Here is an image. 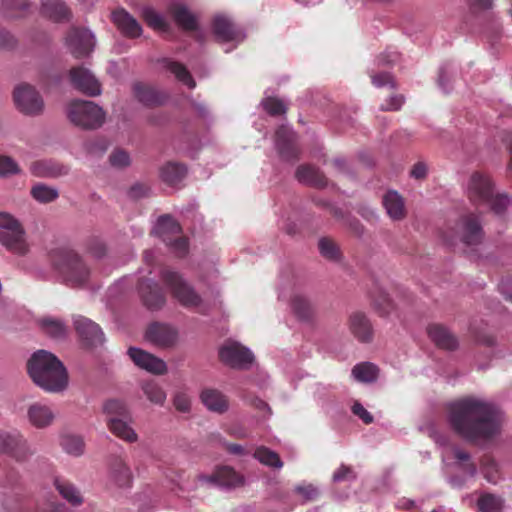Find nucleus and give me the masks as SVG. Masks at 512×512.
Listing matches in <instances>:
<instances>
[{"label": "nucleus", "mask_w": 512, "mask_h": 512, "mask_svg": "<svg viewBox=\"0 0 512 512\" xmlns=\"http://www.w3.org/2000/svg\"><path fill=\"white\" fill-rule=\"evenodd\" d=\"M66 44L76 58H82L93 51L95 36L88 29L72 28L66 37Z\"/></svg>", "instance_id": "12"}, {"label": "nucleus", "mask_w": 512, "mask_h": 512, "mask_svg": "<svg viewBox=\"0 0 512 512\" xmlns=\"http://www.w3.org/2000/svg\"><path fill=\"white\" fill-rule=\"evenodd\" d=\"M32 197L40 203H50L56 200L59 196L57 188L48 186L43 183L34 185L31 189Z\"/></svg>", "instance_id": "41"}, {"label": "nucleus", "mask_w": 512, "mask_h": 512, "mask_svg": "<svg viewBox=\"0 0 512 512\" xmlns=\"http://www.w3.org/2000/svg\"><path fill=\"white\" fill-rule=\"evenodd\" d=\"M455 234L467 246L479 244L484 233L478 216L474 214L463 216L456 225Z\"/></svg>", "instance_id": "13"}, {"label": "nucleus", "mask_w": 512, "mask_h": 512, "mask_svg": "<svg viewBox=\"0 0 512 512\" xmlns=\"http://www.w3.org/2000/svg\"><path fill=\"white\" fill-rule=\"evenodd\" d=\"M72 85L87 96L95 97L101 94V85L94 74L83 66L74 67L70 70Z\"/></svg>", "instance_id": "15"}, {"label": "nucleus", "mask_w": 512, "mask_h": 512, "mask_svg": "<svg viewBox=\"0 0 512 512\" xmlns=\"http://www.w3.org/2000/svg\"><path fill=\"white\" fill-rule=\"evenodd\" d=\"M152 234L176 257H184L189 251V239L183 236L180 224L169 214L161 215L157 219Z\"/></svg>", "instance_id": "4"}, {"label": "nucleus", "mask_w": 512, "mask_h": 512, "mask_svg": "<svg viewBox=\"0 0 512 512\" xmlns=\"http://www.w3.org/2000/svg\"><path fill=\"white\" fill-rule=\"evenodd\" d=\"M254 457L260 463L269 467L281 468L283 466L279 455L265 446L258 447L254 452Z\"/></svg>", "instance_id": "44"}, {"label": "nucleus", "mask_w": 512, "mask_h": 512, "mask_svg": "<svg viewBox=\"0 0 512 512\" xmlns=\"http://www.w3.org/2000/svg\"><path fill=\"white\" fill-rule=\"evenodd\" d=\"M160 275L176 301L183 307L189 308L192 305V288L189 282L178 271L171 268L162 269Z\"/></svg>", "instance_id": "9"}, {"label": "nucleus", "mask_w": 512, "mask_h": 512, "mask_svg": "<svg viewBox=\"0 0 512 512\" xmlns=\"http://www.w3.org/2000/svg\"><path fill=\"white\" fill-rule=\"evenodd\" d=\"M19 172L17 163L8 156H0V176L6 177Z\"/></svg>", "instance_id": "57"}, {"label": "nucleus", "mask_w": 512, "mask_h": 512, "mask_svg": "<svg viewBox=\"0 0 512 512\" xmlns=\"http://www.w3.org/2000/svg\"><path fill=\"white\" fill-rule=\"evenodd\" d=\"M104 413L109 418H130L126 404L117 399H111L105 402L103 407Z\"/></svg>", "instance_id": "49"}, {"label": "nucleus", "mask_w": 512, "mask_h": 512, "mask_svg": "<svg viewBox=\"0 0 512 512\" xmlns=\"http://www.w3.org/2000/svg\"><path fill=\"white\" fill-rule=\"evenodd\" d=\"M349 329L353 336L360 342H370L373 330L369 319L364 313L354 312L349 318Z\"/></svg>", "instance_id": "25"}, {"label": "nucleus", "mask_w": 512, "mask_h": 512, "mask_svg": "<svg viewBox=\"0 0 512 512\" xmlns=\"http://www.w3.org/2000/svg\"><path fill=\"white\" fill-rule=\"evenodd\" d=\"M200 400L209 411L217 414H224L229 409L228 397L215 388L203 389L200 393Z\"/></svg>", "instance_id": "24"}, {"label": "nucleus", "mask_w": 512, "mask_h": 512, "mask_svg": "<svg viewBox=\"0 0 512 512\" xmlns=\"http://www.w3.org/2000/svg\"><path fill=\"white\" fill-rule=\"evenodd\" d=\"M295 492L307 501H313L319 496L318 489L312 484L297 486Z\"/></svg>", "instance_id": "59"}, {"label": "nucleus", "mask_w": 512, "mask_h": 512, "mask_svg": "<svg viewBox=\"0 0 512 512\" xmlns=\"http://www.w3.org/2000/svg\"><path fill=\"white\" fill-rule=\"evenodd\" d=\"M130 418H109L107 424L110 431L118 438L133 443L138 439L137 433L129 425L128 420Z\"/></svg>", "instance_id": "32"}, {"label": "nucleus", "mask_w": 512, "mask_h": 512, "mask_svg": "<svg viewBox=\"0 0 512 512\" xmlns=\"http://www.w3.org/2000/svg\"><path fill=\"white\" fill-rule=\"evenodd\" d=\"M149 193V188L141 183H136L128 191V196L133 200H138L147 196Z\"/></svg>", "instance_id": "64"}, {"label": "nucleus", "mask_w": 512, "mask_h": 512, "mask_svg": "<svg viewBox=\"0 0 512 512\" xmlns=\"http://www.w3.org/2000/svg\"><path fill=\"white\" fill-rule=\"evenodd\" d=\"M387 214L393 220H402L406 216L404 200L396 191H388L382 200Z\"/></svg>", "instance_id": "30"}, {"label": "nucleus", "mask_w": 512, "mask_h": 512, "mask_svg": "<svg viewBox=\"0 0 512 512\" xmlns=\"http://www.w3.org/2000/svg\"><path fill=\"white\" fill-rule=\"evenodd\" d=\"M174 406L180 412H188L190 410L189 395L184 392H177L174 397Z\"/></svg>", "instance_id": "60"}, {"label": "nucleus", "mask_w": 512, "mask_h": 512, "mask_svg": "<svg viewBox=\"0 0 512 512\" xmlns=\"http://www.w3.org/2000/svg\"><path fill=\"white\" fill-rule=\"evenodd\" d=\"M41 14L54 22H63L70 18V11L62 0L43 1Z\"/></svg>", "instance_id": "28"}, {"label": "nucleus", "mask_w": 512, "mask_h": 512, "mask_svg": "<svg viewBox=\"0 0 512 512\" xmlns=\"http://www.w3.org/2000/svg\"><path fill=\"white\" fill-rule=\"evenodd\" d=\"M291 306L296 316L302 320H309L313 315V307L309 300L302 295H294Z\"/></svg>", "instance_id": "43"}, {"label": "nucleus", "mask_w": 512, "mask_h": 512, "mask_svg": "<svg viewBox=\"0 0 512 512\" xmlns=\"http://www.w3.org/2000/svg\"><path fill=\"white\" fill-rule=\"evenodd\" d=\"M212 29L219 42L241 41L244 38L242 30L225 15L214 17Z\"/></svg>", "instance_id": "20"}, {"label": "nucleus", "mask_w": 512, "mask_h": 512, "mask_svg": "<svg viewBox=\"0 0 512 512\" xmlns=\"http://www.w3.org/2000/svg\"><path fill=\"white\" fill-rule=\"evenodd\" d=\"M60 444L63 450L72 456H80L83 454L84 442L80 436L70 434L64 435L61 438Z\"/></svg>", "instance_id": "48"}, {"label": "nucleus", "mask_w": 512, "mask_h": 512, "mask_svg": "<svg viewBox=\"0 0 512 512\" xmlns=\"http://www.w3.org/2000/svg\"><path fill=\"white\" fill-rule=\"evenodd\" d=\"M74 328L81 341L88 347H98L105 342L101 327L91 319L76 315L73 317Z\"/></svg>", "instance_id": "11"}, {"label": "nucleus", "mask_w": 512, "mask_h": 512, "mask_svg": "<svg viewBox=\"0 0 512 512\" xmlns=\"http://www.w3.org/2000/svg\"><path fill=\"white\" fill-rule=\"evenodd\" d=\"M52 266L63 279L72 287L84 285L90 276L89 267L79 255L68 248H56L50 252Z\"/></svg>", "instance_id": "3"}, {"label": "nucleus", "mask_w": 512, "mask_h": 512, "mask_svg": "<svg viewBox=\"0 0 512 512\" xmlns=\"http://www.w3.org/2000/svg\"><path fill=\"white\" fill-rule=\"evenodd\" d=\"M379 374L378 367L370 362H362L355 365L352 369V376L359 382L372 383L377 380Z\"/></svg>", "instance_id": "39"}, {"label": "nucleus", "mask_w": 512, "mask_h": 512, "mask_svg": "<svg viewBox=\"0 0 512 512\" xmlns=\"http://www.w3.org/2000/svg\"><path fill=\"white\" fill-rule=\"evenodd\" d=\"M110 164L115 168H125L130 165V156L124 150H116L109 157Z\"/></svg>", "instance_id": "56"}, {"label": "nucleus", "mask_w": 512, "mask_h": 512, "mask_svg": "<svg viewBox=\"0 0 512 512\" xmlns=\"http://www.w3.org/2000/svg\"><path fill=\"white\" fill-rule=\"evenodd\" d=\"M54 484L60 495L73 506H79L83 498L76 487L69 481L62 478H56Z\"/></svg>", "instance_id": "37"}, {"label": "nucleus", "mask_w": 512, "mask_h": 512, "mask_svg": "<svg viewBox=\"0 0 512 512\" xmlns=\"http://www.w3.org/2000/svg\"><path fill=\"white\" fill-rule=\"evenodd\" d=\"M25 231L13 215L0 212V243L9 251L24 254L26 251Z\"/></svg>", "instance_id": "6"}, {"label": "nucleus", "mask_w": 512, "mask_h": 512, "mask_svg": "<svg viewBox=\"0 0 512 512\" xmlns=\"http://www.w3.org/2000/svg\"><path fill=\"white\" fill-rule=\"evenodd\" d=\"M454 457L458 461V466L463 472L471 477L476 475L477 467L475 463L471 461V456L468 452L457 448L454 450Z\"/></svg>", "instance_id": "52"}, {"label": "nucleus", "mask_w": 512, "mask_h": 512, "mask_svg": "<svg viewBox=\"0 0 512 512\" xmlns=\"http://www.w3.org/2000/svg\"><path fill=\"white\" fill-rule=\"evenodd\" d=\"M141 15L148 26L151 28L166 32L169 30V23L165 16L150 6L141 9Z\"/></svg>", "instance_id": "38"}, {"label": "nucleus", "mask_w": 512, "mask_h": 512, "mask_svg": "<svg viewBox=\"0 0 512 512\" xmlns=\"http://www.w3.org/2000/svg\"><path fill=\"white\" fill-rule=\"evenodd\" d=\"M371 80L373 85L376 87L390 85L392 88H394V79L389 73L382 72L371 75Z\"/></svg>", "instance_id": "61"}, {"label": "nucleus", "mask_w": 512, "mask_h": 512, "mask_svg": "<svg viewBox=\"0 0 512 512\" xmlns=\"http://www.w3.org/2000/svg\"><path fill=\"white\" fill-rule=\"evenodd\" d=\"M295 177L300 183L315 188H323L327 185L325 175L312 165H300L295 172Z\"/></svg>", "instance_id": "27"}, {"label": "nucleus", "mask_w": 512, "mask_h": 512, "mask_svg": "<svg viewBox=\"0 0 512 512\" xmlns=\"http://www.w3.org/2000/svg\"><path fill=\"white\" fill-rule=\"evenodd\" d=\"M452 429L470 442L490 440L500 434L503 413L493 403L475 397L459 399L448 406Z\"/></svg>", "instance_id": "1"}, {"label": "nucleus", "mask_w": 512, "mask_h": 512, "mask_svg": "<svg viewBox=\"0 0 512 512\" xmlns=\"http://www.w3.org/2000/svg\"><path fill=\"white\" fill-rule=\"evenodd\" d=\"M138 292L144 306L149 310L161 309L165 302V295L159 284L150 278L140 280L138 284Z\"/></svg>", "instance_id": "16"}, {"label": "nucleus", "mask_w": 512, "mask_h": 512, "mask_svg": "<svg viewBox=\"0 0 512 512\" xmlns=\"http://www.w3.org/2000/svg\"><path fill=\"white\" fill-rule=\"evenodd\" d=\"M128 355L136 366L155 375H163L167 372V364L164 360L136 347L128 349Z\"/></svg>", "instance_id": "17"}, {"label": "nucleus", "mask_w": 512, "mask_h": 512, "mask_svg": "<svg viewBox=\"0 0 512 512\" xmlns=\"http://www.w3.org/2000/svg\"><path fill=\"white\" fill-rule=\"evenodd\" d=\"M39 325L42 331L49 337L61 340L66 337L67 328L65 323L58 318L43 317L39 320Z\"/></svg>", "instance_id": "34"}, {"label": "nucleus", "mask_w": 512, "mask_h": 512, "mask_svg": "<svg viewBox=\"0 0 512 512\" xmlns=\"http://www.w3.org/2000/svg\"><path fill=\"white\" fill-rule=\"evenodd\" d=\"M146 338L156 346L168 348L177 343L178 331L169 324L156 322L148 327Z\"/></svg>", "instance_id": "19"}, {"label": "nucleus", "mask_w": 512, "mask_h": 512, "mask_svg": "<svg viewBox=\"0 0 512 512\" xmlns=\"http://www.w3.org/2000/svg\"><path fill=\"white\" fill-rule=\"evenodd\" d=\"M27 371L32 381L46 392H62L68 385L64 364L47 350L40 349L31 355L27 362Z\"/></svg>", "instance_id": "2"}, {"label": "nucleus", "mask_w": 512, "mask_h": 512, "mask_svg": "<svg viewBox=\"0 0 512 512\" xmlns=\"http://www.w3.org/2000/svg\"><path fill=\"white\" fill-rule=\"evenodd\" d=\"M264 110L271 116H280L286 113V105L276 97H267L262 101Z\"/></svg>", "instance_id": "54"}, {"label": "nucleus", "mask_w": 512, "mask_h": 512, "mask_svg": "<svg viewBox=\"0 0 512 512\" xmlns=\"http://www.w3.org/2000/svg\"><path fill=\"white\" fill-rule=\"evenodd\" d=\"M481 472L484 478L490 483H497L500 479L498 465L490 455H484L480 460Z\"/></svg>", "instance_id": "46"}, {"label": "nucleus", "mask_w": 512, "mask_h": 512, "mask_svg": "<svg viewBox=\"0 0 512 512\" xmlns=\"http://www.w3.org/2000/svg\"><path fill=\"white\" fill-rule=\"evenodd\" d=\"M133 90L137 100L145 106L162 105L166 100L163 93L141 83H136Z\"/></svg>", "instance_id": "29"}, {"label": "nucleus", "mask_w": 512, "mask_h": 512, "mask_svg": "<svg viewBox=\"0 0 512 512\" xmlns=\"http://www.w3.org/2000/svg\"><path fill=\"white\" fill-rule=\"evenodd\" d=\"M212 481L223 487H238L244 482L243 477L238 474L233 468L223 466L216 470L212 476Z\"/></svg>", "instance_id": "33"}, {"label": "nucleus", "mask_w": 512, "mask_h": 512, "mask_svg": "<svg viewBox=\"0 0 512 512\" xmlns=\"http://www.w3.org/2000/svg\"><path fill=\"white\" fill-rule=\"evenodd\" d=\"M187 168L177 162H168L160 170L161 179L169 184H178L186 175Z\"/></svg>", "instance_id": "36"}, {"label": "nucleus", "mask_w": 512, "mask_h": 512, "mask_svg": "<svg viewBox=\"0 0 512 512\" xmlns=\"http://www.w3.org/2000/svg\"><path fill=\"white\" fill-rule=\"evenodd\" d=\"M351 409L353 414L358 416L365 424L373 422V416L359 402H355Z\"/></svg>", "instance_id": "63"}, {"label": "nucleus", "mask_w": 512, "mask_h": 512, "mask_svg": "<svg viewBox=\"0 0 512 512\" xmlns=\"http://www.w3.org/2000/svg\"><path fill=\"white\" fill-rule=\"evenodd\" d=\"M112 20L125 37L137 38L142 34L139 22L124 9L115 10L112 13Z\"/></svg>", "instance_id": "23"}, {"label": "nucleus", "mask_w": 512, "mask_h": 512, "mask_svg": "<svg viewBox=\"0 0 512 512\" xmlns=\"http://www.w3.org/2000/svg\"><path fill=\"white\" fill-rule=\"evenodd\" d=\"M68 119L76 126L96 129L105 121L104 110L92 101L74 99L67 104Z\"/></svg>", "instance_id": "5"}, {"label": "nucleus", "mask_w": 512, "mask_h": 512, "mask_svg": "<svg viewBox=\"0 0 512 512\" xmlns=\"http://www.w3.org/2000/svg\"><path fill=\"white\" fill-rule=\"evenodd\" d=\"M371 300L374 308L380 315H387L394 308L392 300L379 287H375V289L371 292Z\"/></svg>", "instance_id": "40"}, {"label": "nucleus", "mask_w": 512, "mask_h": 512, "mask_svg": "<svg viewBox=\"0 0 512 512\" xmlns=\"http://www.w3.org/2000/svg\"><path fill=\"white\" fill-rule=\"evenodd\" d=\"M27 418L31 425L42 429L52 424L55 414L49 406L36 402L28 407Z\"/></svg>", "instance_id": "26"}, {"label": "nucleus", "mask_w": 512, "mask_h": 512, "mask_svg": "<svg viewBox=\"0 0 512 512\" xmlns=\"http://www.w3.org/2000/svg\"><path fill=\"white\" fill-rule=\"evenodd\" d=\"M320 254L330 261H339L341 259V251L335 241L328 237H323L318 242Z\"/></svg>", "instance_id": "45"}, {"label": "nucleus", "mask_w": 512, "mask_h": 512, "mask_svg": "<svg viewBox=\"0 0 512 512\" xmlns=\"http://www.w3.org/2000/svg\"><path fill=\"white\" fill-rule=\"evenodd\" d=\"M488 203H490V208L493 213L501 217L505 214L511 201L506 194H497L495 196L493 195Z\"/></svg>", "instance_id": "55"}, {"label": "nucleus", "mask_w": 512, "mask_h": 512, "mask_svg": "<svg viewBox=\"0 0 512 512\" xmlns=\"http://www.w3.org/2000/svg\"><path fill=\"white\" fill-rule=\"evenodd\" d=\"M502 499L494 494L486 493L479 497L477 506L481 512H501Z\"/></svg>", "instance_id": "51"}, {"label": "nucleus", "mask_w": 512, "mask_h": 512, "mask_svg": "<svg viewBox=\"0 0 512 512\" xmlns=\"http://www.w3.org/2000/svg\"><path fill=\"white\" fill-rule=\"evenodd\" d=\"M467 193L472 203L486 204L493 196L494 184L488 175L474 172L470 177Z\"/></svg>", "instance_id": "10"}, {"label": "nucleus", "mask_w": 512, "mask_h": 512, "mask_svg": "<svg viewBox=\"0 0 512 512\" xmlns=\"http://www.w3.org/2000/svg\"><path fill=\"white\" fill-rule=\"evenodd\" d=\"M175 23L184 30L192 29V13L181 4H173L169 8Z\"/></svg>", "instance_id": "42"}, {"label": "nucleus", "mask_w": 512, "mask_h": 512, "mask_svg": "<svg viewBox=\"0 0 512 512\" xmlns=\"http://www.w3.org/2000/svg\"><path fill=\"white\" fill-rule=\"evenodd\" d=\"M296 134L287 126H280L275 133L276 147L280 156L287 161L298 159L299 149Z\"/></svg>", "instance_id": "18"}, {"label": "nucleus", "mask_w": 512, "mask_h": 512, "mask_svg": "<svg viewBox=\"0 0 512 512\" xmlns=\"http://www.w3.org/2000/svg\"><path fill=\"white\" fill-rule=\"evenodd\" d=\"M2 7L11 16H21L29 8V0H1Z\"/></svg>", "instance_id": "53"}, {"label": "nucleus", "mask_w": 512, "mask_h": 512, "mask_svg": "<svg viewBox=\"0 0 512 512\" xmlns=\"http://www.w3.org/2000/svg\"><path fill=\"white\" fill-rule=\"evenodd\" d=\"M0 451L18 461L26 459L33 453L26 439L17 431L0 432Z\"/></svg>", "instance_id": "14"}, {"label": "nucleus", "mask_w": 512, "mask_h": 512, "mask_svg": "<svg viewBox=\"0 0 512 512\" xmlns=\"http://www.w3.org/2000/svg\"><path fill=\"white\" fill-rule=\"evenodd\" d=\"M160 63L163 68L171 72L181 84L189 89L192 88V76L183 64L169 58L161 59Z\"/></svg>", "instance_id": "35"}, {"label": "nucleus", "mask_w": 512, "mask_h": 512, "mask_svg": "<svg viewBox=\"0 0 512 512\" xmlns=\"http://www.w3.org/2000/svg\"><path fill=\"white\" fill-rule=\"evenodd\" d=\"M19 483V475L15 471L5 472L0 475V496H14Z\"/></svg>", "instance_id": "47"}, {"label": "nucleus", "mask_w": 512, "mask_h": 512, "mask_svg": "<svg viewBox=\"0 0 512 512\" xmlns=\"http://www.w3.org/2000/svg\"><path fill=\"white\" fill-rule=\"evenodd\" d=\"M356 474L352 467L342 464L333 474L334 482L353 481Z\"/></svg>", "instance_id": "58"}, {"label": "nucleus", "mask_w": 512, "mask_h": 512, "mask_svg": "<svg viewBox=\"0 0 512 512\" xmlns=\"http://www.w3.org/2000/svg\"><path fill=\"white\" fill-rule=\"evenodd\" d=\"M14 102L17 109L28 116H38L44 111V100L32 85L23 83L14 89Z\"/></svg>", "instance_id": "7"}, {"label": "nucleus", "mask_w": 512, "mask_h": 512, "mask_svg": "<svg viewBox=\"0 0 512 512\" xmlns=\"http://www.w3.org/2000/svg\"><path fill=\"white\" fill-rule=\"evenodd\" d=\"M109 480L118 488L130 487L132 483L130 468L121 459L114 460L110 468Z\"/></svg>", "instance_id": "31"}, {"label": "nucleus", "mask_w": 512, "mask_h": 512, "mask_svg": "<svg viewBox=\"0 0 512 512\" xmlns=\"http://www.w3.org/2000/svg\"><path fill=\"white\" fill-rule=\"evenodd\" d=\"M142 390L148 400L156 405H163L166 400V393L162 387L154 381L143 384Z\"/></svg>", "instance_id": "50"}, {"label": "nucleus", "mask_w": 512, "mask_h": 512, "mask_svg": "<svg viewBox=\"0 0 512 512\" xmlns=\"http://www.w3.org/2000/svg\"><path fill=\"white\" fill-rule=\"evenodd\" d=\"M219 359L231 368L244 369L253 363L254 355L247 347L228 340L219 349Z\"/></svg>", "instance_id": "8"}, {"label": "nucleus", "mask_w": 512, "mask_h": 512, "mask_svg": "<svg viewBox=\"0 0 512 512\" xmlns=\"http://www.w3.org/2000/svg\"><path fill=\"white\" fill-rule=\"evenodd\" d=\"M404 102L401 95L391 96L385 103L381 105L383 111H396L399 110Z\"/></svg>", "instance_id": "62"}, {"label": "nucleus", "mask_w": 512, "mask_h": 512, "mask_svg": "<svg viewBox=\"0 0 512 512\" xmlns=\"http://www.w3.org/2000/svg\"><path fill=\"white\" fill-rule=\"evenodd\" d=\"M426 330L429 339L439 349L454 351L458 348L457 337L444 325L433 323L428 325Z\"/></svg>", "instance_id": "21"}, {"label": "nucleus", "mask_w": 512, "mask_h": 512, "mask_svg": "<svg viewBox=\"0 0 512 512\" xmlns=\"http://www.w3.org/2000/svg\"><path fill=\"white\" fill-rule=\"evenodd\" d=\"M30 170L36 177L58 178L69 173V167L53 159H43L31 164Z\"/></svg>", "instance_id": "22"}]
</instances>
